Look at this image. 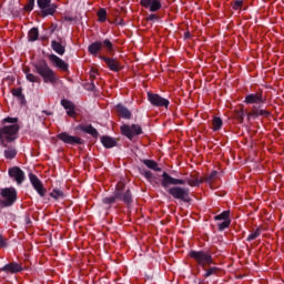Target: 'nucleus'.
Wrapping results in <instances>:
<instances>
[{
  "label": "nucleus",
  "mask_w": 284,
  "mask_h": 284,
  "mask_svg": "<svg viewBox=\"0 0 284 284\" xmlns=\"http://www.w3.org/2000/svg\"><path fill=\"white\" fill-rule=\"evenodd\" d=\"M24 73L27 81H29L30 83H39V81H41V78H39L34 73H31L30 71H24Z\"/></svg>",
  "instance_id": "nucleus-27"
},
{
  "label": "nucleus",
  "mask_w": 284,
  "mask_h": 284,
  "mask_svg": "<svg viewBox=\"0 0 284 284\" xmlns=\"http://www.w3.org/2000/svg\"><path fill=\"white\" fill-rule=\"evenodd\" d=\"M52 0H38V6L40 10H42V13L44 17H48V14H54L57 12V4H51Z\"/></svg>",
  "instance_id": "nucleus-9"
},
{
  "label": "nucleus",
  "mask_w": 284,
  "mask_h": 284,
  "mask_svg": "<svg viewBox=\"0 0 284 284\" xmlns=\"http://www.w3.org/2000/svg\"><path fill=\"white\" fill-rule=\"evenodd\" d=\"M9 175L11 176V179H14V181H17L18 185H21L26 179V174L21 169H19V166H13L9 169Z\"/></svg>",
  "instance_id": "nucleus-14"
},
{
  "label": "nucleus",
  "mask_w": 284,
  "mask_h": 284,
  "mask_svg": "<svg viewBox=\"0 0 284 284\" xmlns=\"http://www.w3.org/2000/svg\"><path fill=\"white\" fill-rule=\"evenodd\" d=\"M50 196L52 199H63V192L60 191V190H53L51 193H50Z\"/></svg>",
  "instance_id": "nucleus-35"
},
{
  "label": "nucleus",
  "mask_w": 284,
  "mask_h": 284,
  "mask_svg": "<svg viewBox=\"0 0 284 284\" xmlns=\"http://www.w3.org/2000/svg\"><path fill=\"white\" fill-rule=\"evenodd\" d=\"M51 48L54 52H57V54H60V57H63V54H65V47H63L61 43H59L58 41H52L51 42Z\"/></svg>",
  "instance_id": "nucleus-22"
},
{
  "label": "nucleus",
  "mask_w": 284,
  "mask_h": 284,
  "mask_svg": "<svg viewBox=\"0 0 284 284\" xmlns=\"http://www.w3.org/2000/svg\"><path fill=\"white\" fill-rule=\"evenodd\" d=\"M169 185H185V181L181 179H174L166 172L162 174V186L169 187Z\"/></svg>",
  "instance_id": "nucleus-11"
},
{
  "label": "nucleus",
  "mask_w": 284,
  "mask_h": 284,
  "mask_svg": "<svg viewBox=\"0 0 284 284\" xmlns=\"http://www.w3.org/2000/svg\"><path fill=\"white\" fill-rule=\"evenodd\" d=\"M67 114L69 116H75L77 115V111L74 110V108H67Z\"/></svg>",
  "instance_id": "nucleus-44"
},
{
  "label": "nucleus",
  "mask_w": 284,
  "mask_h": 284,
  "mask_svg": "<svg viewBox=\"0 0 284 284\" xmlns=\"http://www.w3.org/2000/svg\"><path fill=\"white\" fill-rule=\"evenodd\" d=\"M0 247H8V242L3 237V235H0Z\"/></svg>",
  "instance_id": "nucleus-47"
},
{
  "label": "nucleus",
  "mask_w": 284,
  "mask_h": 284,
  "mask_svg": "<svg viewBox=\"0 0 284 284\" xmlns=\"http://www.w3.org/2000/svg\"><path fill=\"white\" fill-rule=\"evenodd\" d=\"M61 105L63 108H74V103H72L71 101H68V100H62Z\"/></svg>",
  "instance_id": "nucleus-40"
},
{
  "label": "nucleus",
  "mask_w": 284,
  "mask_h": 284,
  "mask_svg": "<svg viewBox=\"0 0 284 284\" xmlns=\"http://www.w3.org/2000/svg\"><path fill=\"white\" fill-rule=\"evenodd\" d=\"M49 60L51 61V63L55 67L59 68L60 70H68V63H65V61H63L61 58H59L55 54H51L49 55Z\"/></svg>",
  "instance_id": "nucleus-15"
},
{
  "label": "nucleus",
  "mask_w": 284,
  "mask_h": 284,
  "mask_svg": "<svg viewBox=\"0 0 284 284\" xmlns=\"http://www.w3.org/2000/svg\"><path fill=\"white\" fill-rule=\"evenodd\" d=\"M148 99L150 103L155 105L156 108H168L170 105V100L156 93H148Z\"/></svg>",
  "instance_id": "nucleus-7"
},
{
  "label": "nucleus",
  "mask_w": 284,
  "mask_h": 284,
  "mask_svg": "<svg viewBox=\"0 0 284 284\" xmlns=\"http://www.w3.org/2000/svg\"><path fill=\"white\" fill-rule=\"evenodd\" d=\"M102 59L106 63L108 68H110V70H112L113 72H119V70H121V64L119 63V61L110 58Z\"/></svg>",
  "instance_id": "nucleus-19"
},
{
  "label": "nucleus",
  "mask_w": 284,
  "mask_h": 284,
  "mask_svg": "<svg viewBox=\"0 0 284 284\" xmlns=\"http://www.w3.org/2000/svg\"><path fill=\"white\" fill-rule=\"evenodd\" d=\"M97 74H99V71L97 69H91L90 70V78L91 79H97Z\"/></svg>",
  "instance_id": "nucleus-48"
},
{
  "label": "nucleus",
  "mask_w": 284,
  "mask_h": 284,
  "mask_svg": "<svg viewBox=\"0 0 284 284\" xmlns=\"http://www.w3.org/2000/svg\"><path fill=\"white\" fill-rule=\"evenodd\" d=\"M34 9V0H29L28 4L24 7L27 12H31Z\"/></svg>",
  "instance_id": "nucleus-39"
},
{
  "label": "nucleus",
  "mask_w": 284,
  "mask_h": 284,
  "mask_svg": "<svg viewBox=\"0 0 284 284\" xmlns=\"http://www.w3.org/2000/svg\"><path fill=\"white\" fill-rule=\"evenodd\" d=\"M263 101H265V98H263L262 93H252L245 98L247 105H253L254 103H263Z\"/></svg>",
  "instance_id": "nucleus-16"
},
{
  "label": "nucleus",
  "mask_w": 284,
  "mask_h": 284,
  "mask_svg": "<svg viewBox=\"0 0 284 284\" xmlns=\"http://www.w3.org/2000/svg\"><path fill=\"white\" fill-rule=\"evenodd\" d=\"M17 121H19L17 118H6L3 123H17Z\"/></svg>",
  "instance_id": "nucleus-46"
},
{
  "label": "nucleus",
  "mask_w": 284,
  "mask_h": 284,
  "mask_svg": "<svg viewBox=\"0 0 284 284\" xmlns=\"http://www.w3.org/2000/svg\"><path fill=\"white\" fill-rule=\"evenodd\" d=\"M19 132L18 124L6 125L4 128L0 129V141L3 143V140L8 141L9 143L17 139V134Z\"/></svg>",
  "instance_id": "nucleus-2"
},
{
  "label": "nucleus",
  "mask_w": 284,
  "mask_h": 284,
  "mask_svg": "<svg viewBox=\"0 0 284 284\" xmlns=\"http://www.w3.org/2000/svg\"><path fill=\"white\" fill-rule=\"evenodd\" d=\"M148 21H159V16L151 13L149 14V17L146 18Z\"/></svg>",
  "instance_id": "nucleus-45"
},
{
  "label": "nucleus",
  "mask_w": 284,
  "mask_h": 284,
  "mask_svg": "<svg viewBox=\"0 0 284 284\" xmlns=\"http://www.w3.org/2000/svg\"><path fill=\"white\" fill-rule=\"evenodd\" d=\"M0 194L2 196L0 203L4 207H10L17 201V191L12 187L1 189Z\"/></svg>",
  "instance_id": "nucleus-5"
},
{
  "label": "nucleus",
  "mask_w": 284,
  "mask_h": 284,
  "mask_svg": "<svg viewBox=\"0 0 284 284\" xmlns=\"http://www.w3.org/2000/svg\"><path fill=\"white\" fill-rule=\"evenodd\" d=\"M258 236H261V230H256L254 233H251L246 241H255V239H258Z\"/></svg>",
  "instance_id": "nucleus-36"
},
{
  "label": "nucleus",
  "mask_w": 284,
  "mask_h": 284,
  "mask_svg": "<svg viewBox=\"0 0 284 284\" xmlns=\"http://www.w3.org/2000/svg\"><path fill=\"white\" fill-rule=\"evenodd\" d=\"M115 108H123V104H116Z\"/></svg>",
  "instance_id": "nucleus-50"
},
{
  "label": "nucleus",
  "mask_w": 284,
  "mask_h": 284,
  "mask_svg": "<svg viewBox=\"0 0 284 284\" xmlns=\"http://www.w3.org/2000/svg\"><path fill=\"white\" fill-rule=\"evenodd\" d=\"M121 132L122 134H124V136H128V139L132 140L134 136H136V134H141L142 129L139 124H133L131 126L128 124H123L121 126Z\"/></svg>",
  "instance_id": "nucleus-8"
},
{
  "label": "nucleus",
  "mask_w": 284,
  "mask_h": 284,
  "mask_svg": "<svg viewBox=\"0 0 284 284\" xmlns=\"http://www.w3.org/2000/svg\"><path fill=\"white\" fill-rule=\"evenodd\" d=\"M242 6H243V0H236L233 3V10H239L240 8H242Z\"/></svg>",
  "instance_id": "nucleus-42"
},
{
  "label": "nucleus",
  "mask_w": 284,
  "mask_h": 284,
  "mask_svg": "<svg viewBox=\"0 0 284 284\" xmlns=\"http://www.w3.org/2000/svg\"><path fill=\"white\" fill-rule=\"evenodd\" d=\"M106 17H108V11H105V9H100L98 11V19L99 21H101V23L105 22Z\"/></svg>",
  "instance_id": "nucleus-33"
},
{
  "label": "nucleus",
  "mask_w": 284,
  "mask_h": 284,
  "mask_svg": "<svg viewBox=\"0 0 284 284\" xmlns=\"http://www.w3.org/2000/svg\"><path fill=\"white\" fill-rule=\"evenodd\" d=\"M144 165L149 168V170H154V172H161V168L154 160H143Z\"/></svg>",
  "instance_id": "nucleus-25"
},
{
  "label": "nucleus",
  "mask_w": 284,
  "mask_h": 284,
  "mask_svg": "<svg viewBox=\"0 0 284 284\" xmlns=\"http://www.w3.org/2000/svg\"><path fill=\"white\" fill-rule=\"evenodd\" d=\"M13 97H18V99H21V89H14L12 91Z\"/></svg>",
  "instance_id": "nucleus-49"
},
{
  "label": "nucleus",
  "mask_w": 284,
  "mask_h": 284,
  "mask_svg": "<svg viewBox=\"0 0 284 284\" xmlns=\"http://www.w3.org/2000/svg\"><path fill=\"white\" fill-rule=\"evenodd\" d=\"M140 4L150 12H159L163 8L161 0H140Z\"/></svg>",
  "instance_id": "nucleus-10"
},
{
  "label": "nucleus",
  "mask_w": 284,
  "mask_h": 284,
  "mask_svg": "<svg viewBox=\"0 0 284 284\" xmlns=\"http://www.w3.org/2000/svg\"><path fill=\"white\" fill-rule=\"evenodd\" d=\"M21 270H23V267H21V265H19V263L13 262V263H9V264L4 265L1 268V272H10V274H17V272H21Z\"/></svg>",
  "instance_id": "nucleus-17"
},
{
  "label": "nucleus",
  "mask_w": 284,
  "mask_h": 284,
  "mask_svg": "<svg viewBox=\"0 0 284 284\" xmlns=\"http://www.w3.org/2000/svg\"><path fill=\"white\" fill-rule=\"evenodd\" d=\"M118 114L122 119H131L132 113L126 108H118Z\"/></svg>",
  "instance_id": "nucleus-28"
},
{
  "label": "nucleus",
  "mask_w": 284,
  "mask_h": 284,
  "mask_svg": "<svg viewBox=\"0 0 284 284\" xmlns=\"http://www.w3.org/2000/svg\"><path fill=\"white\" fill-rule=\"evenodd\" d=\"M29 41H37L39 39V29L32 28L28 36Z\"/></svg>",
  "instance_id": "nucleus-29"
},
{
  "label": "nucleus",
  "mask_w": 284,
  "mask_h": 284,
  "mask_svg": "<svg viewBox=\"0 0 284 284\" xmlns=\"http://www.w3.org/2000/svg\"><path fill=\"white\" fill-rule=\"evenodd\" d=\"M169 194L178 201H183L184 203H190V189H183L181 186H172L168 190Z\"/></svg>",
  "instance_id": "nucleus-4"
},
{
  "label": "nucleus",
  "mask_w": 284,
  "mask_h": 284,
  "mask_svg": "<svg viewBox=\"0 0 284 284\" xmlns=\"http://www.w3.org/2000/svg\"><path fill=\"white\" fill-rule=\"evenodd\" d=\"M217 176H219V172L213 171V172L206 178L207 183H212V181H216Z\"/></svg>",
  "instance_id": "nucleus-37"
},
{
  "label": "nucleus",
  "mask_w": 284,
  "mask_h": 284,
  "mask_svg": "<svg viewBox=\"0 0 284 284\" xmlns=\"http://www.w3.org/2000/svg\"><path fill=\"white\" fill-rule=\"evenodd\" d=\"M212 274H216V267H211L206 271V273L204 274L205 278H207L209 276H212Z\"/></svg>",
  "instance_id": "nucleus-41"
},
{
  "label": "nucleus",
  "mask_w": 284,
  "mask_h": 284,
  "mask_svg": "<svg viewBox=\"0 0 284 284\" xmlns=\"http://www.w3.org/2000/svg\"><path fill=\"white\" fill-rule=\"evenodd\" d=\"M184 181L191 187H197V185H201V183H203V180L199 179V176H196V174H192L190 178H186V180H184Z\"/></svg>",
  "instance_id": "nucleus-21"
},
{
  "label": "nucleus",
  "mask_w": 284,
  "mask_h": 284,
  "mask_svg": "<svg viewBox=\"0 0 284 284\" xmlns=\"http://www.w3.org/2000/svg\"><path fill=\"white\" fill-rule=\"evenodd\" d=\"M235 114L240 121H243V116H245V114H247V112L243 111V109H240V110L235 111Z\"/></svg>",
  "instance_id": "nucleus-38"
},
{
  "label": "nucleus",
  "mask_w": 284,
  "mask_h": 284,
  "mask_svg": "<svg viewBox=\"0 0 284 284\" xmlns=\"http://www.w3.org/2000/svg\"><path fill=\"white\" fill-rule=\"evenodd\" d=\"M221 128H223V120L221 118L215 116L213 119V130L214 132L219 131Z\"/></svg>",
  "instance_id": "nucleus-30"
},
{
  "label": "nucleus",
  "mask_w": 284,
  "mask_h": 284,
  "mask_svg": "<svg viewBox=\"0 0 284 284\" xmlns=\"http://www.w3.org/2000/svg\"><path fill=\"white\" fill-rule=\"evenodd\" d=\"M121 192L119 190L115 191L114 196L111 197H104L102 200L103 203H105L106 205H112V203H114L116 201V199H121Z\"/></svg>",
  "instance_id": "nucleus-26"
},
{
  "label": "nucleus",
  "mask_w": 284,
  "mask_h": 284,
  "mask_svg": "<svg viewBox=\"0 0 284 284\" xmlns=\"http://www.w3.org/2000/svg\"><path fill=\"white\" fill-rule=\"evenodd\" d=\"M29 180L38 194H40V196H45V189L43 187L41 180H39V178L32 173L29 174Z\"/></svg>",
  "instance_id": "nucleus-13"
},
{
  "label": "nucleus",
  "mask_w": 284,
  "mask_h": 284,
  "mask_svg": "<svg viewBox=\"0 0 284 284\" xmlns=\"http://www.w3.org/2000/svg\"><path fill=\"white\" fill-rule=\"evenodd\" d=\"M79 130H81L82 132H85V134H91V136H94V138L99 136V131H97V129H94L92 124H89V125L80 124Z\"/></svg>",
  "instance_id": "nucleus-20"
},
{
  "label": "nucleus",
  "mask_w": 284,
  "mask_h": 284,
  "mask_svg": "<svg viewBox=\"0 0 284 284\" xmlns=\"http://www.w3.org/2000/svg\"><path fill=\"white\" fill-rule=\"evenodd\" d=\"M91 85H92V88L94 89V83H92Z\"/></svg>",
  "instance_id": "nucleus-52"
},
{
  "label": "nucleus",
  "mask_w": 284,
  "mask_h": 284,
  "mask_svg": "<svg viewBox=\"0 0 284 284\" xmlns=\"http://www.w3.org/2000/svg\"><path fill=\"white\" fill-rule=\"evenodd\" d=\"M230 220H223L222 222L217 223V227L221 232H223V230H226V227H230Z\"/></svg>",
  "instance_id": "nucleus-34"
},
{
  "label": "nucleus",
  "mask_w": 284,
  "mask_h": 284,
  "mask_svg": "<svg viewBox=\"0 0 284 284\" xmlns=\"http://www.w3.org/2000/svg\"><path fill=\"white\" fill-rule=\"evenodd\" d=\"M142 174L145 176V179H148V181H152L153 175L151 171H143Z\"/></svg>",
  "instance_id": "nucleus-43"
},
{
  "label": "nucleus",
  "mask_w": 284,
  "mask_h": 284,
  "mask_svg": "<svg viewBox=\"0 0 284 284\" xmlns=\"http://www.w3.org/2000/svg\"><path fill=\"white\" fill-rule=\"evenodd\" d=\"M101 143L104 145V148H115L116 145V140L111 136H102L101 138Z\"/></svg>",
  "instance_id": "nucleus-23"
},
{
  "label": "nucleus",
  "mask_w": 284,
  "mask_h": 284,
  "mask_svg": "<svg viewBox=\"0 0 284 284\" xmlns=\"http://www.w3.org/2000/svg\"><path fill=\"white\" fill-rule=\"evenodd\" d=\"M270 115V112H267L266 110H261V109H255L253 110V112L247 113L248 119H254L256 116H267Z\"/></svg>",
  "instance_id": "nucleus-24"
},
{
  "label": "nucleus",
  "mask_w": 284,
  "mask_h": 284,
  "mask_svg": "<svg viewBox=\"0 0 284 284\" xmlns=\"http://www.w3.org/2000/svg\"><path fill=\"white\" fill-rule=\"evenodd\" d=\"M215 221H230V211H224L215 216Z\"/></svg>",
  "instance_id": "nucleus-31"
},
{
  "label": "nucleus",
  "mask_w": 284,
  "mask_h": 284,
  "mask_svg": "<svg viewBox=\"0 0 284 284\" xmlns=\"http://www.w3.org/2000/svg\"><path fill=\"white\" fill-rule=\"evenodd\" d=\"M6 159H14L17 156V150L9 148L4 151Z\"/></svg>",
  "instance_id": "nucleus-32"
},
{
  "label": "nucleus",
  "mask_w": 284,
  "mask_h": 284,
  "mask_svg": "<svg viewBox=\"0 0 284 284\" xmlns=\"http://www.w3.org/2000/svg\"><path fill=\"white\" fill-rule=\"evenodd\" d=\"M102 48H105L108 52H112V42H110V40H104L103 42H94L91 45H89V52L91 54H99Z\"/></svg>",
  "instance_id": "nucleus-6"
},
{
  "label": "nucleus",
  "mask_w": 284,
  "mask_h": 284,
  "mask_svg": "<svg viewBox=\"0 0 284 284\" xmlns=\"http://www.w3.org/2000/svg\"><path fill=\"white\" fill-rule=\"evenodd\" d=\"M60 141H63V143H68L69 145H81L83 143V140L79 136L70 135L65 132L59 134Z\"/></svg>",
  "instance_id": "nucleus-12"
},
{
  "label": "nucleus",
  "mask_w": 284,
  "mask_h": 284,
  "mask_svg": "<svg viewBox=\"0 0 284 284\" xmlns=\"http://www.w3.org/2000/svg\"><path fill=\"white\" fill-rule=\"evenodd\" d=\"M123 184H119L116 189L121 192L120 201H124L125 203L130 204L132 203V193L130 192V190L123 192Z\"/></svg>",
  "instance_id": "nucleus-18"
},
{
  "label": "nucleus",
  "mask_w": 284,
  "mask_h": 284,
  "mask_svg": "<svg viewBox=\"0 0 284 284\" xmlns=\"http://www.w3.org/2000/svg\"><path fill=\"white\" fill-rule=\"evenodd\" d=\"M191 258H194L201 267H207V265H212L214 261L212 260V255L204 251H191Z\"/></svg>",
  "instance_id": "nucleus-3"
},
{
  "label": "nucleus",
  "mask_w": 284,
  "mask_h": 284,
  "mask_svg": "<svg viewBox=\"0 0 284 284\" xmlns=\"http://www.w3.org/2000/svg\"><path fill=\"white\" fill-rule=\"evenodd\" d=\"M34 70L43 79L44 83H57V73L48 65V62L43 60L37 62Z\"/></svg>",
  "instance_id": "nucleus-1"
},
{
  "label": "nucleus",
  "mask_w": 284,
  "mask_h": 284,
  "mask_svg": "<svg viewBox=\"0 0 284 284\" xmlns=\"http://www.w3.org/2000/svg\"><path fill=\"white\" fill-rule=\"evenodd\" d=\"M44 114H50V112H48V111H42Z\"/></svg>",
  "instance_id": "nucleus-51"
}]
</instances>
